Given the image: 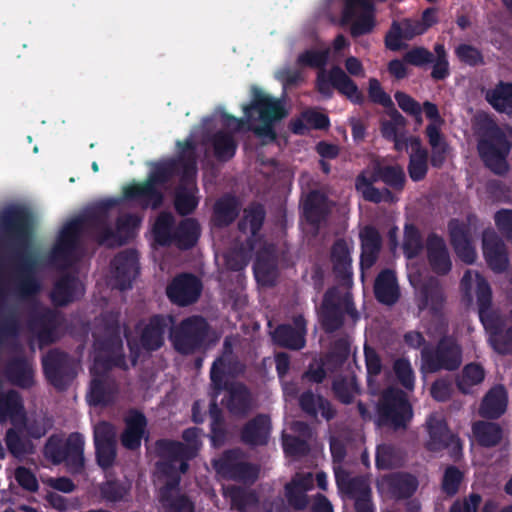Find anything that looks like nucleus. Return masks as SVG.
I'll list each match as a JSON object with an SVG mask.
<instances>
[{
    "label": "nucleus",
    "instance_id": "1",
    "mask_svg": "<svg viewBox=\"0 0 512 512\" xmlns=\"http://www.w3.org/2000/svg\"><path fill=\"white\" fill-rule=\"evenodd\" d=\"M34 216L23 205H9L0 211V242L11 252L10 263L16 275L14 292L22 298L41 290L37 278L39 253L33 246Z\"/></svg>",
    "mask_w": 512,
    "mask_h": 512
},
{
    "label": "nucleus",
    "instance_id": "2",
    "mask_svg": "<svg viewBox=\"0 0 512 512\" xmlns=\"http://www.w3.org/2000/svg\"><path fill=\"white\" fill-rule=\"evenodd\" d=\"M177 147V156L154 163L146 180L125 186L123 198L138 203L142 209L158 210L164 203V194L159 186L167 184L176 175L180 176L182 184H194L198 173L196 143L188 137L177 141Z\"/></svg>",
    "mask_w": 512,
    "mask_h": 512
},
{
    "label": "nucleus",
    "instance_id": "3",
    "mask_svg": "<svg viewBox=\"0 0 512 512\" xmlns=\"http://www.w3.org/2000/svg\"><path fill=\"white\" fill-rule=\"evenodd\" d=\"M244 118H236L228 113L222 114L223 125L232 128L233 132H239L247 122L248 130L257 137L273 142L277 138L275 124L283 120L288 112L279 99H276L260 88L253 86L251 90V101L243 105Z\"/></svg>",
    "mask_w": 512,
    "mask_h": 512
},
{
    "label": "nucleus",
    "instance_id": "4",
    "mask_svg": "<svg viewBox=\"0 0 512 512\" xmlns=\"http://www.w3.org/2000/svg\"><path fill=\"white\" fill-rule=\"evenodd\" d=\"M119 203V199L107 198L88 207L77 217L82 228L92 234L100 245L119 247L126 243V240L115 233L109 225V212Z\"/></svg>",
    "mask_w": 512,
    "mask_h": 512
},
{
    "label": "nucleus",
    "instance_id": "5",
    "mask_svg": "<svg viewBox=\"0 0 512 512\" xmlns=\"http://www.w3.org/2000/svg\"><path fill=\"white\" fill-rule=\"evenodd\" d=\"M511 143L501 127L491 122L483 127L479 135L477 150L487 168L495 174H503L508 169L507 156Z\"/></svg>",
    "mask_w": 512,
    "mask_h": 512
},
{
    "label": "nucleus",
    "instance_id": "6",
    "mask_svg": "<svg viewBox=\"0 0 512 512\" xmlns=\"http://www.w3.org/2000/svg\"><path fill=\"white\" fill-rule=\"evenodd\" d=\"M84 444V437L79 432L69 434L65 441L53 434L47 439L43 454L53 464L64 463L70 473L80 474L85 465Z\"/></svg>",
    "mask_w": 512,
    "mask_h": 512
},
{
    "label": "nucleus",
    "instance_id": "7",
    "mask_svg": "<svg viewBox=\"0 0 512 512\" xmlns=\"http://www.w3.org/2000/svg\"><path fill=\"white\" fill-rule=\"evenodd\" d=\"M348 315L352 320L359 319L352 293L331 287L323 295L319 318L322 329L330 334L341 329Z\"/></svg>",
    "mask_w": 512,
    "mask_h": 512
},
{
    "label": "nucleus",
    "instance_id": "8",
    "mask_svg": "<svg viewBox=\"0 0 512 512\" xmlns=\"http://www.w3.org/2000/svg\"><path fill=\"white\" fill-rule=\"evenodd\" d=\"M376 423L393 430L406 429L413 417V409L404 391L388 387L380 395L376 406Z\"/></svg>",
    "mask_w": 512,
    "mask_h": 512
},
{
    "label": "nucleus",
    "instance_id": "9",
    "mask_svg": "<svg viewBox=\"0 0 512 512\" xmlns=\"http://www.w3.org/2000/svg\"><path fill=\"white\" fill-rule=\"evenodd\" d=\"M171 320V317L155 314L149 317L147 322L136 326L137 337L128 340L132 365H136L142 351L152 353L164 346L165 335Z\"/></svg>",
    "mask_w": 512,
    "mask_h": 512
},
{
    "label": "nucleus",
    "instance_id": "10",
    "mask_svg": "<svg viewBox=\"0 0 512 512\" xmlns=\"http://www.w3.org/2000/svg\"><path fill=\"white\" fill-rule=\"evenodd\" d=\"M210 332L208 321L201 315L182 319L170 332L174 349L182 355H190L205 347Z\"/></svg>",
    "mask_w": 512,
    "mask_h": 512
},
{
    "label": "nucleus",
    "instance_id": "11",
    "mask_svg": "<svg viewBox=\"0 0 512 512\" xmlns=\"http://www.w3.org/2000/svg\"><path fill=\"white\" fill-rule=\"evenodd\" d=\"M421 359L428 372L455 371L462 363V348L455 338L445 335L435 346H424L421 350Z\"/></svg>",
    "mask_w": 512,
    "mask_h": 512
},
{
    "label": "nucleus",
    "instance_id": "12",
    "mask_svg": "<svg viewBox=\"0 0 512 512\" xmlns=\"http://www.w3.org/2000/svg\"><path fill=\"white\" fill-rule=\"evenodd\" d=\"M213 467L222 478L249 485L256 482L260 473L259 465L248 462L237 448L225 450L213 461Z\"/></svg>",
    "mask_w": 512,
    "mask_h": 512
},
{
    "label": "nucleus",
    "instance_id": "13",
    "mask_svg": "<svg viewBox=\"0 0 512 512\" xmlns=\"http://www.w3.org/2000/svg\"><path fill=\"white\" fill-rule=\"evenodd\" d=\"M42 369L47 382L58 391H65L77 375L73 359L57 348L43 356Z\"/></svg>",
    "mask_w": 512,
    "mask_h": 512
},
{
    "label": "nucleus",
    "instance_id": "14",
    "mask_svg": "<svg viewBox=\"0 0 512 512\" xmlns=\"http://www.w3.org/2000/svg\"><path fill=\"white\" fill-rule=\"evenodd\" d=\"M315 87L326 98L332 97V88H334L353 104L362 105L365 102L364 94L359 90L357 84L337 65L332 66L328 74L318 73Z\"/></svg>",
    "mask_w": 512,
    "mask_h": 512
},
{
    "label": "nucleus",
    "instance_id": "15",
    "mask_svg": "<svg viewBox=\"0 0 512 512\" xmlns=\"http://www.w3.org/2000/svg\"><path fill=\"white\" fill-rule=\"evenodd\" d=\"M62 321L63 317L59 311L43 307L30 313L27 326L39 344L47 346L58 340V329Z\"/></svg>",
    "mask_w": 512,
    "mask_h": 512
},
{
    "label": "nucleus",
    "instance_id": "16",
    "mask_svg": "<svg viewBox=\"0 0 512 512\" xmlns=\"http://www.w3.org/2000/svg\"><path fill=\"white\" fill-rule=\"evenodd\" d=\"M343 23H351V36L356 38L373 31L375 27L374 4L371 0H344Z\"/></svg>",
    "mask_w": 512,
    "mask_h": 512
},
{
    "label": "nucleus",
    "instance_id": "17",
    "mask_svg": "<svg viewBox=\"0 0 512 512\" xmlns=\"http://www.w3.org/2000/svg\"><path fill=\"white\" fill-rule=\"evenodd\" d=\"M429 440L426 443V449L431 452H440L448 450L449 456L453 461H458L462 457L463 445L460 438L451 433L447 423L444 420L430 417L427 421Z\"/></svg>",
    "mask_w": 512,
    "mask_h": 512
},
{
    "label": "nucleus",
    "instance_id": "18",
    "mask_svg": "<svg viewBox=\"0 0 512 512\" xmlns=\"http://www.w3.org/2000/svg\"><path fill=\"white\" fill-rule=\"evenodd\" d=\"M476 278V298L478 306V315L488 336L505 325V321L500 312L492 307V290L488 281L479 273Z\"/></svg>",
    "mask_w": 512,
    "mask_h": 512
},
{
    "label": "nucleus",
    "instance_id": "19",
    "mask_svg": "<svg viewBox=\"0 0 512 512\" xmlns=\"http://www.w3.org/2000/svg\"><path fill=\"white\" fill-rule=\"evenodd\" d=\"M381 169L380 162H374L372 169L362 170L355 178V190L361 194L362 198L374 204L382 202L394 203L397 198L395 194L388 188L379 189L374 186L375 183L381 182V178L377 171Z\"/></svg>",
    "mask_w": 512,
    "mask_h": 512
},
{
    "label": "nucleus",
    "instance_id": "20",
    "mask_svg": "<svg viewBox=\"0 0 512 512\" xmlns=\"http://www.w3.org/2000/svg\"><path fill=\"white\" fill-rule=\"evenodd\" d=\"M114 287L120 291L128 290L139 274V258L135 249L127 248L117 253L111 261Z\"/></svg>",
    "mask_w": 512,
    "mask_h": 512
},
{
    "label": "nucleus",
    "instance_id": "21",
    "mask_svg": "<svg viewBox=\"0 0 512 512\" xmlns=\"http://www.w3.org/2000/svg\"><path fill=\"white\" fill-rule=\"evenodd\" d=\"M202 282L191 273L177 275L167 286L166 293L170 301L185 307L195 303L202 291Z\"/></svg>",
    "mask_w": 512,
    "mask_h": 512
},
{
    "label": "nucleus",
    "instance_id": "22",
    "mask_svg": "<svg viewBox=\"0 0 512 512\" xmlns=\"http://www.w3.org/2000/svg\"><path fill=\"white\" fill-rule=\"evenodd\" d=\"M200 430L190 427L182 432V439L185 443L172 439H159V448L163 455L182 458L185 461L194 459L202 446Z\"/></svg>",
    "mask_w": 512,
    "mask_h": 512
},
{
    "label": "nucleus",
    "instance_id": "23",
    "mask_svg": "<svg viewBox=\"0 0 512 512\" xmlns=\"http://www.w3.org/2000/svg\"><path fill=\"white\" fill-rule=\"evenodd\" d=\"M307 321L303 315L293 317L292 324L278 325L272 332L274 343L280 347L299 351L306 345Z\"/></svg>",
    "mask_w": 512,
    "mask_h": 512
},
{
    "label": "nucleus",
    "instance_id": "24",
    "mask_svg": "<svg viewBox=\"0 0 512 512\" xmlns=\"http://www.w3.org/2000/svg\"><path fill=\"white\" fill-rule=\"evenodd\" d=\"M225 396L221 403L225 406L227 411L236 417L247 416L253 407V398L250 390L240 382L229 381L227 376H224Z\"/></svg>",
    "mask_w": 512,
    "mask_h": 512
},
{
    "label": "nucleus",
    "instance_id": "25",
    "mask_svg": "<svg viewBox=\"0 0 512 512\" xmlns=\"http://www.w3.org/2000/svg\"><path fill=\"white\" fill-rule=\"evenodd\" d=\"M83 231L81 221L77 218L67 222L51 250V258L55 261H68L75 253Z\"/></svg>",
    "mask_w": 512,
    "mask_h": 512
},
{
    "label": "nucleus",
    "instance_id": "26",
    "mask_svg": "<svg viewBox=\"0 0 512 512\" xmlns=\"http://www.w3.org/2000/svg\"><path fill=\"white\" fill-rule=\"evenodd\" d=\"M381 487L391 499H409L416 492L418 479L407 472H392L384 475L380 480Z\"/></svg>",
    "mask_w": 512,
    "mask_h": 512
},
{
    "label": "nucleus",
    "instance_id": "27",
    "mask_svg": "<svg viewBox=\"0 0 512 512\" xmlns=\"http://www.w3.org/2000/svg\"><path fill=\"white\" fill-rule=\"evenodd\" d=\"M425 245L431 270L439 276L447 275L452 269V261L443 237L432 232L427 236Z\"/></svg>",
    "mask_w": 512,
    "mask_h": 512
},
{
    "label": "nucleus",
    "instance_id": "28",
    "mask_svg": "<svg viewBox=\"0 0 512 512\" xmlns=\"http://www.w3.org/2000/svg\"><path fill=\"white\" fill-rule=\"evenodd\" d=\"M253 271L258 282L272 286L277 275V255L273 244L265 243L255 255Z\"/></svg>",
    "mask_w": 512,
    "mask_h": 512
},
{
    "label": "nucleus",
    "instance_id": "29",
    "mask_svg": "<svg viewBox=\"0 0 512 512\" xmlns=\"http://www.w3.org/2000/svg\"><path fill=\"white\" fill-rule=\"evenodd\" d=\"M271 428L270 417L258 414L244 424L240 431V439L251 447L265 446L269 442Z\"/></svg>",
    "mask_w": 512,
    "mask_h": 512
},
{
    "label": "nucleus",
    "instance_id": "30",
    "mask_svg": "<svg viewBox=\"0 0 512 512\" xmlns=\"http://www.w3.org/2000/svg\"><path fill=\"white\" fill-rule=\"evenodd\" d=\"M448 232L450 243L459 259L466 264L474 263L476 252L471 244L467 225L458 219H451L448 223Z\"/></svg>",
    "mask_w": 512,
    "mask_h": 512
},
{
    "label": "nucleus",
    "instance_id": "31",
    "mask_svg": "<svg viewBox=\"0 0 512 512\" xmlns=\"http://www.w3.org/2000/svg\"><path fill=\"white\" fill-rule=\"evenodd\" d=\"M359 240L360 266L362 269H370L378 260L382 248V236L375 226L366 225L359 232Z\"/></svg>",
    "mask_w": 512,
    "mask_h": 512
},
{
    "label": "nucleus",
    "instance_id": "32",
    "mask_svg": "<svg viewBox=\"0 0 512 512\" xmlns=\"http://www.w3.org/2000/svg\"><path fill=\"white\" fill-rule=\"evenodd\" d=\"M483 255L495 272H503L509 264L505 243L495 232H485L482 240Z\"/></svg>",
    "mask_w": 512,
    "mask_h": 512
},
{
    "label": "nucleus",
    "instance_id": "33",
    "mask_svg": "<svg viewBox=\"0 0 512 512\" xmlns=\"http://www.w3.org/2000/svg\"><path fill=\"white\" fill-rule=\"evenodd\" d=\"M155 451L160 460L156 467L160 474L167 478L166 483L161 489L178 488L181 475L185 474L189 469V461H185L178 457H169L163 455L159 448V440L155 442Z\"/></svg>",
    "mask_w": 512,
    "mask_h": 512
},
{
    "label": "nucleus",
    "instance_id": "34",
    "mask_svg": "<svg viewBox=\"0 0 512 512\" xmlns=\"http://www.w3.org/2000/svg\"><path fill=\"white\" fill-rule=\"evenodd\" d=\"M330 260L336 279L344 283L352 281L351 248L344 238H337L330 249Z\"/></svg>",
    "mask_w": 512,
    "mask_h": 512
},
{
    "label": "nucleus",
    "instance_id": "35",
    "mask_svg": "<svg viewBox=\"0 0 512 512\" xmlns=\"http://www.w3.org/2000/svg\"><path fill=\"white\" fill-rule=\"evenodd\" d=\"M5 376L12 385L22 389H29L35 383L33 365L25 356L10 359L5 366Z\"/></svg>",
    "mask_w": 512,
    "mask_h": 512
},
{
    "label": "nucleus",
    "instance_id": "36",
    "mask_svg": "<svg viewBox=\"0 0 512 512\" xmlns=\"http://www.w3.org/2000/svg\"><path fill=\"white\" fill-rule=\"evenodd\" d=\"M373 290L379 303L387 306L394 305L400 298L395 272L391 269L382 270L375 278Z\"/></svg>",
    "mask_w": 512,
    "mask_h": 512
},
{
    "label": "nucleus",
    "instance_id": "37",
    "mask_svg": "<svg viewBox=\"0 0 512 512\" xmlns=\"http://www.w3.org/2000/svg\"><path fill=\"white\" fill-rule=\"evenodd\" d=\"M298 404L300 409L311 418H317L319 412L326 421H330L336 416V409L332 403L322 395L314 394L311 390L300 394Z\"/></svg>",
    "mask_w": 512,
    "mask_h": 512
},
{
    "label": "nucleus",
    "instance_id": "38",
    "mask_svg": "<svg viewBox=\"0 0 512 512\" xmlns=\"http://www.w3.org/2000/svg\"><path fill=\"white\" fill-rule=\"evenodd\" d=\"M311 474L297 476L285 485V497L288 505L295 511H303L309 504L307 491L312 489Z\"/></svg>",
    "mask_w": 512,
    "mask_h": 512
},
{
    "label": "nucleus",
    "instance_id": "39",
    "mask_svg": "<svg viewBox=\"0 0 512 512\" xmlns=\"http://www.w3.org/2000/svg\"><path fill=\"white\" fill-rule=\"evenodd\" d=\"M82 294L79 280L73 275L66 274L55 282L51 300L55 306L64 307L76 301Z\"/></svg>",
    "mask_w": 512,
    "mask_h": 512
},
{
    "label": "nucleus",
    "instance_id": "40",
    "mask_svg": "<svg viewBox=\"0 0 512 512\" xmlns=\"http://www.w3.org/2000/svg\"><path fill=\"white\" fill-rule=\"evenodd\" d=\"M239 213L240 203L238 199L231 194H226L214 203L211 221L215 227L225 228L237 219Z\"/></svg>",
    "mask_w": 512,
    "mask_h": 512
},
{
    "label": "nucleus",
    "instance_id": "41",
    "mask_svg": "<svg viewBox=\"0 0 512 512\" xmlns=\"http://www.w3.org/2000/svg\"><path fill=\"white\" fill-rule=\"evenodd\" d=\"M94 346L97 352H123V340L117 318H105L103 333L95 337Z\"/></svg>",
    "mask_w": 512,
    "mask_h": 512
},
{
    "label": "nucleus",
    "instance_id": "42",
    "mask_svg": "<svg viewBox=\"0 0 512 512\" xmlns=\"http://www.w3.org/2000/svg\"><path fill=\"white\" fill-rule=\"evenodd\" d=\"M147 419L142 412L135 411L126 419V428L121 434V444L124 448L135 451L140 448L145 434Z\"/></svg>",
    "mask_w": 512,
    "mask_h": 512
},
{
    "label": "nucleus",
    "instance_id": "43",
    "mask_svg": "<svg viewBox=\"0 0 512 512\" xmlns=\"http://www.w3.org/2000/svg\"><path fill=\"white\" fill-rule=\"evenodd\" d=\"M266 217V211L262 204L253 203L244 210L243 217L238 222V229L242 233L250 231L248 238L254 239V246H257L261 237L259 232L261 231Z\"/></svg>",
    "mask_w": 512,
    "mask_h": 512
},
{
    "label": "nucleus",
    "instance_id": "44",
    "mask_svg": "<svg viewBox=\"0 0 512 512\" xmlns=\"http://www.w3.org/2000/svg\"><path fill=\"white\" fill-rule=\"evenodd\" d=\"M238 361L233 353V346L228 338L223 342L222 353L212 363L210 369V381H214L217 386L221 381H224V376L236 370Z\"/></svg>",
    "mask_w": 512,
    "mask_h": 512
},
{
    "label": "nucleus",
    "instance_id": "45",
    "mask_svg": "<svg viewBox=\"0 0 512 512\" xmlns=\"http://www.w3.org/2000/svg\"><path fill=\"white\" fill-rule=\"evenodd\" d=\"M507 393L502 385L489 390L480 405L479 413L486 419H498L506 411Z\"/></svg>",
    "mask_w": 512,
    "mask_h": 512
},
{
    "label": "nucleus",
    "instance_id": "46",
    "mask_svg": "<svg viewBox=\"0 0 512 512\" xmlns=\"http://www.w3.org/2000/svg\"><path fill=\"white\" fill-rule=\"evenodd\" d=\"M213 155L218 162L226 163L236 154L238 143L232 132L218 130L208 138Z\"/></svg>",
    "mask_w": 512,
    "mask_h": 512
},
{
    "label": "nucleus",
    "instance_id": "47",
    "mask_svg": "<svg viewBox=\"0 0 512 512\" xmlns=\"http://www.w3.org/2000/svg\"><path fill=\"white\" fill-rule=\"evenodd\" d=\"M117 392L114 380L106 374L92 379L89 391V403L94 406H106L113 402Z\"/></svg>",
    "mask_w": 512,
    "mask_h": 512
},
{
    "label": "nucleus",
    "instance_id": "48",
    "mask_svg": "<svg viewBox=\"0 0 512 512\" xmlns=\"http://www.w3.org/2000/svg\"><path fill=\"white\" fill-rule=\"evenodd\" d=\"M335 479L339 491L351 500L362 496H369L372 492L369 482L363 476L351 477L345 471L341 473L336 471Z\"/></svg>",
    "mask_w": 512,
    "mask_h": 512
},
{
    "label": "nucleus",
    "instance_id": "49",
    "mask_svg": "<svg viewBox=\"0 0 512 512\" xmlns=\"http://www.w3.org/2000/svg\"><path fill=\"white\" fill-rule=\"evenodd\" d=\"M472 433L477 444L484 448L496 447L503 438V429L498 423L484 420L472 424Z\"/></svg>",
    "mask_w": 512,
    "mask_h": 512
},
{
    "label": "nucleus",
    "instance_id": "50",
    "mask_svg": "<svg viewBox=\"0 0 512 512\" xmlns=\"http://www.w3.org/2000/svg\"><path fill=\"white\" fill-rule=\"evenodd\" d=\"M200 237V226L196 219L185 218L174 229L173 244L180 250L193 248Z\"/></svg>",
    "mask_w": 512,
    "mask_h": 512
},
{
    "label": "nucleus",
    "instance_id": "51",
    "mask_svg": "<svg viewBox=\"0 0 512 512\" xmlns=\"http://www.w3.org/2000/svg\"><path fill=\"white\" fill-rule=\"evenodd\" d=\"M159 501L164 512H195V503L179 487L160 489Z\"/></svg>",
    "mask_w": 512,
    "mask_h": 512
},
{
    "label": "nucleus",
    "instance_id": "52",
    "mask_svg": "<svg viewBox=\"0 0 512 512\" xmlns=\"http://www.w3.org/2000/svg\"><path fill=\"white\" fill-rule=\"evenodd\" d=\"M485 99L497 112L512 114V82L499 81Z\"/></svg>",
    "mask_w": 512,
    "mask_h": 512
},
{
    "label": "nucleus",
    "instance_id": "53",
    "mask_svg": "<svg viewBox=\"0 0 512 512\" xmlns=\"http://www.w3.org/2000/svg\"><path fill=\"white\" fill-rule=\"evenodd\" d=\"M425 134L431 146V156L428 159L434 168H441L446 162L449 145L445 141L444 135L434 125H427Z\"/></svg>",
    "mask_w": 512,
    "mask_h": 512
},
{
    "label": "nucleus",
    "instance_id": "54",
    "mask_svg": "<svg viewBox=\"0 0 512 512\" xmlns=\"http://www.w3.org/2000/svg\"><path fill=\"white\" fill-rule=\"evenodd\" d=\"M175 227V218L172 213L168 211L160 212L152 228L155 243L161 247L171 246Z\"/></svg>",
    "mask_w": 512,
    "mask_h": 512
},
{
    "label": "nucleus",
    "instance_id": "55",
    "mask_svg": "<svg viewBox=\"0 0 512 512\" xmlns=\"http://www.w3.org/2000/svg\"><path fill=\"white\" fill-rule=\"evenodd\" d=\"M255 249L254 239L246 238L244 242L226 254L225 262L227 268L234 272L243 270L252 259Z\"/></svg>",
    "mask_w": 512,
    "mask_h": 512
},
{
    "label": "nucleus",
    "instance_id": "56",
    "mask_svg": "<svg viewBox=\"0 0 512 512\" xmlns=\"http://www.w3.org/2000/svg\"><path fill=\"white\" fill-rule=\"evenodd\" d=\"M195 191H197L196 182L194 184L179 183L174 199V207L179 215L187 216L195 211L199 203Z\"/></svg>",
    "mask_w": 512,
    "mask_h": 512
},
{
    "label": "nucleus",
    "instance_id": "57",
    "mask_svg": "<svg viewBox=\"0 0 512 512\" xmlns=\"http://www.w3.org/2000/svg\"><path fill=\"white\" fill-rule=\"evenodd\" d=\"M23 414L24 405L19 392L13 389L0 391V424Z\"/></svg>",
    "mask_w": 512,
    "mask_h": 512
},
{
    "label": "nucleus",
    "instance_id": "58",
    "mask_svg": "<svg viewBox=\"0 0 512 512\" xmlns=\"http://www.w3.org/2000/svg\"><path fill=\"white\" fill-rule=\"evenodd\" d=\"M329 59L330 48L326 47L321 50L310 48L297 56L296 63L302 68L318 69V73H325V67Z\"/></svg>",
    "mask_w": 512,
    "mask_h": 512
},
{
    "label": "nucleus",
    "instance_id": "59",
    "mask_svg": "<svg viewBox=\"0 0 512 512\" xmlns=\"http://www.w3.org/2000/svg\"><path fill=\"white\" fill-rule=\"evenodd\" d=\"M377 172L381 178V182L386 185L385 188L396 192H402L404 190L407 179L405 171L401 165L381 164V169Z\"/></svg>",
    "mask_w": 512,
    "mask_h": 512
},
{
    "label": "nucleus",
    "instance_id": "60",
    "mask_svg": "<svg viewBox=\"0 0 512 512\" xmlns=\"http://www.w3.org/2000/svg\"><path fill=\"white\" fill-rule=\"evenodd\" d=\"M444 295L437 286H426L421 291V298L418 303L419 310L429 309L433 316H439L444 306Z\"/></svg>",
    "mask_w": 512,
    "mask_h": 512
},
{
    "label": "nucleus",
    "instance_id": "61",
    "mask_svg": "<svg viewBox=\"0 0 512 512\" xmlns=\"http://www.w3.org/2000/svg\"><path fill=\"white\" fill-rule=\"evenodd\" d=\"M332 392L339 402L349 405L361 393V389L355 378L347 379L342 377L332 382Z\"/></svg>",
    "mask_w": 512,
    "mask_h": 512
},
{
    "label": "nucleus",
    "instance_id": "62",
    "mask_svg": "<svg viewBox=\"0 0 512 512\" xmlns=\"http://www.w3.org/2000/svg\"><path fill=\"white\" fill-rule=\"evenodd\" d=\"M400 450L392 444H381L376 449L375 464L378 469L389 470L401 465Z\"/></svg>",
    "mask_w": 512,
    "mask_h": 512
},
{
    "label": "nucleus",
    "instance_id": "63",
    "mask_svg": "<svg viewBox=\"0 0 512 512\" xmlns=\"http://www.w3.org/2000/svg\"><path fill=\"white\" fill-rule=\"evenodd\" d=\"M402 248L407 259L416 258L423 250L422 236L416 225H405Z\"/></svg>",
    "mask_w": 512,
    "mask_h": 512
},
{
    "label": "nucleus",
    "instance_id": "64",
    "mask_svg": "<svg viewBox=\"0 0 512 512\" xmlns=\"http://www.w3.org/2000/svg\"><path fill=\"white\" fill-rule=\"evenodd\" d=\"M488 342L492 349L500 355L512 354V326L505 325L498 330L491 332Z\"/></svg>",
    "mask_w": 512,
    "mask_h": 512
}]
</instances>
